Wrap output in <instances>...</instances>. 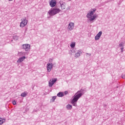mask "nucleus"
I'll list each match as a JSON object with an SVG mask.
<instances>
[{
    "mask_svg": "<svg viewBox=\"0 0 125 125\" xmlns=\"http://www.w3.org/2000/svg\"><path fill=\"white\" fill-rule=\"evenodd\" d=\"M81 96L82 93H80V91H78V92L76 93L75 96H74L73 99H72V102H71L73 106H77V104L75 103L77 102V101H78L79 99L80 98Z\"/></svg>",
    "mask_w": 125,
    "mask_h": 125,
    "instance_id": "obj_1",
    "label": "nucleus"
},
{
    "mask_svg": "<svg viewBox=\"0 0 125 125\" xmlns=\"http://www.w3.org/2000/svg\"><path fill=\"white\" fill-rule=\"evenodd\" d=\"M96 11V9H93V11H91L89 12V13H88L87 15V18H90V21H93L95 18L97 17L96 15H93V13H94Z\"/></svg>",
    "mask_w": 125,
    "mask_h": 125,
    "instance_id": "obj_2",
    "label": "nucleus"
},
{
    "mask_svg": "<svg viewBox=\"0 0 125 125\" xmlns=\"http://www.w3.org/2000/svg\"><path fill=\"white\" fill-rule=\"evenodd\" d=\"M59 12H60V10L59 9L53 8L49 11L48 13L50 16H52L55 15V14H57V13H59Z\"/></svg>",
    "mask_w": 125,
    "mask_h": 125,
    "instance_id": "obj_3",
    "label": "nucleus"
},
{
    "mask_svg": "<svg viewBox=\"0 0 125 125\" xmlns=\"http://www.w3.org/2000/svg\"><path fill=\"white\" fill-rule=\"evenodd\" d=\"M27 24H28V21L26 20V19L21 20V22L20 23V27L21 28H24Z\"/></svg>",
    "mask_w": 125,
    "mask_h": 125,
    "instance_id": "obj_4",
    "label": "nucleus"
},
{
    "mask_svg": "<svg viewBox=\"0 0 125 125\" xmlns=\"http://www.w3.org/2000/svg\"><path fill=\"white\" fill-rule=\"evenodd\" d=\"M75 26V23L74 22H70L68 24L67 29L69 30V31H72L74 29V27Z\"/></svg>",
    "mask_w": 125,
    "mask_h": 125,
    "instance_id": "obj_5",
    "label": "nucleus"
},
{
    "mask_svg": "<svg viewBox=\"0 0 125 125\" xmlns=\"http://www.w3.org/2000/svg\"><path fill=\"white\" fill-rule=\"evenodd\" d=\"M57 81V79H53L51 80H50L49 83H48V85L49 87H52L53 85V84L55 83Z\"/></svg>",
    "mask_w": 125,
    "mask_h": 125,
    "instance_id": "obj_6",
    "label": "nucleus"
},
{
    "mask_svg": "<svg viewBox=\"0 0 125 125\" xmlns=\"http://www.w3.org/2000/svg\"><path fill=\"white\" fill-rule=\"evenodd\" d=\"M52 69H53V64L50 63H47V71H48V72H50V71H51V70H52Z\"/></svg>",
    "mask_w": 125,
    "mask_h": 125,
    "instance_id": "obj_7",
    "label": "nucleus"
},
{
    "mask_svg": "<svg viewBox=\"0 0 125 125\" xmlns=\"http://www.w3.org/2000/svg\"><path fill=\"white\" fill-rule=\"evenodd\" d=\"M102 35V31H100L99 33L95 36V40L96 41H98L99 39H100V37H101V35Z\"/></svg>",
    "mask_w": 125,
    "mask_h": 125,
    "instance_id": "obj_8",
    "label": "nucleus"
},
{
    "mask_svg": "<svg viewBox=\"0 0 125 125\" xmlns=\"http://www.w3.org/2000/svg\"><path fill=\"white\" fill-rule=\"evenodd\" d=\"M61 7L62 9H65L66 8V3L60 1Z\"/></svg>",
    "mask_w": 125,
    "mask_h": 125,
    "instance_id": "obj_9",
    "label": "nucleus"
},
{
    "mask_svg": "<svg viewBox=\"0 0 125 125\" xmlns=\"http://www.w3.org/2000/svg\"><path fill=\"white\" fill-rule=\"evenodd\" d=\"M50 5L51 6V7H54V6L56 5V3L54 0H52L50 2Z\"/></svg>",
    "mask_w": 125,
    "mask_h": 125,
    "instance_id": "obj_10",
    "label": "nucleus"
},
{
    "mask_svg": "<svg viewBox=\"0 0 125 125\" xmlns=\"http://www.w3.org/2000/svg\"><path fill=\"white\" fill-rule=\"evenodd\" d=\"M25 58V57H22L19 58L18 61H17V62L18 63L22 62H23Z\"/></svg>",
    "mask_w": 125,
    "mask_h": 125,
    "instance_id": "obj_11",
    "label": "nucleus"
},
{
    "mask_svg": "<svg viewBox=\"0 0 125 125\" xmlns=\"http://www.w3.org/2000/svg\"><path fill=\"white\" fill-rule=\"evenodd\" d=\"M83 53V52L82 51V50H79L78 51V52L77 53H76V57L78 58L79 56H80V55L82 54V53Z\"/></svg>",
    "mask_w": 125,
    "mask_h": 125,
    "instance_id": "obj_12",
    "label": "nucleus"
},
{
    "mask_svg": "<svg viewBox=\"0 0 125 125\" xmlns=\"http://www.w3.org/2000/svg\"><path fill=\"white\" fill-rule=\"evenodd\" d=\"M58 97H62L64 96L63 93L62 92H59L58 93L57 95Z\"/></svg>",
    "mask_w": 125,
    "mask_h": 125,
    "instance_id": "obj_13",
    "label": "nucleus"
},
{
    "mask_svg": "<svg viewBox=\"0 0 125 125\" xmlns=\"http://www.w3.org/2000/svg\"><path fill=\"white\" fill-rule=\"evenodd\" d=\"M5 122V119L2 118H0V125H2Z\"/></svg>",
    "mask_w": 125,
    "mask_h": 125,
    "instance_id": "obj_14",
    "label": "nucleus"
},
{
    "mask_svg": "<svg viewBox=\"0 0 125 125\" xmlns=\"http://www.w3.org/2000/svg\"><path fill=\"white\" fill-rule=\"evenodd\" d=\"M28 95V93L27 92H24L21 94V97H25Z\"/></svg>",
    "mask_w": 125,
    "mask_h": 125,
    "instance_id": "obj_15",
    "label": "nucleus"
},
{
    "mask_svg": "<svg viewBox=\"0 0 125 125\" xmlns=\"http://www.w3.org/2000/svg\"><path fill=\"white\" fill-rule=\"evenodd\" d=\"M23 47H30L31 45L29 44H23Z\"/></svg>",
    "mask_w": 125,
    "mask_h": 125,
    "instance_id": "obj_16",
    "label": "nucleus"
},
{
    "mask_svg": "<svg viewBox=\"0 0 125 125\" xmlns=\"http://www.w3.org/2000/svg\"><path fill=\"white\" fill-rule=\"evenodd\" d=\"M72 107L71 105L68 104V105H66V108H67V109H72Z\"/></svg>",
    "mask_w": 125,
    "mask_h": 125,
    "instance_id": "obj_17",
    "label": "nucleus"
},
{
    "mask_svg": "<svg viewBox=\"0 0 125 125\" xmlns=\"http://www.w3.org/2000/svg\"><path fill=\"white\" fill-rule=\"evenodd\" d=\"M75 46H76V43H75V42H72V43L70 44L71 47H75Z\"/></svg>",
    "mask_w": 125,
    "mask_h": 125,
    "instance_id": "obj_18",
    "label": "nucleus"
},
{
    "mask_svg": "<svg viewBox=\"0 0 125 125\" xmlns=\"http://www.w3.org/2000/svg\"><path fill=\"white\" fill-rule=\"evenodd\" d=\"M55 99H56V96L53 97V98H52V101H53V102H54V101H55Z\"/></svg>",
    "mask_w": 125,
    "mask_h": 125,
    "instance_id": "obj_19",
    "label": "nucleus"
},
{
    "mask_svg": "<svg viewBox=\"0 0 125 125\" xmlns=\"http://www.w3.org/2000/svg\"><path fill=\"white\" fill-rule=\"evenodd\" d=\"M13 105H16V101H13Z\"/></svg>",
    "mask_w": 125,
    "mask_h": 125,
    "instance_id": "obj_20",
    "label": "nucleus"
},
{
    "mask_svg": "<svg viewBox=\"0 0 125 125\" xmlns=\"http://www.w3.org/2000/svg\"><path fill=\"white\" fill-rule=\"evenodd\" d=\"M122 78L125 79V76L123 75V76H122Z\"/></svg>",
    "mask_w": 125,
    "mask_h": 125,
    "instance_id": "obj_21",
    "label": "nucleus"
},
{
    "mask_svg": "<svg viewBox=\"0 0 125 125\" xmlns=\"http://www.w3.org/2000/svg\"><path fill=\"white\" fill-rule=\"evenodd\" d=\"M29 48H25V50H26V51H27V50L28 49H29Z\"/></svg>",
    "mask_w": 125,
    "mask_h": 125,
    "instance_id": "obj_22",
    "label": "nucleus"
},
{
    "mask_svg": "<svg viewBox=\"0 0 125 125\" xmlns=\"http://www.w3.org/2000/svg\"><path fill=\"white\" fill-rule=\"evenodd\" d=\"M67 94V91H65V94Z\"/></svg>",
    "mask_w": 125,
    "mask_h": 125,
    "instance_id": "obj_23",
    "label": "nucleus"
},
{
    "mask_svg": "<svg viewBox=\"0 0 125 125\" xmlns=\"http://www.w3.org/2000/svg\"><path fill=\"white\" fill-rule=\"evenodd\" d=\"M120 46H123V44H120Z\"/></svg>",
    "mask_w": 125,
    "mask_h": 125,
    "instance_id": "obj_24",
    "label": "nucleus"
},
{
    "mask_svg": "<svg viewBox=\"0 0 125 125\" xmlns=\"http://www.w3.org/2000/svg\"><path fill=\"white\" fill-rule=\"evenodd\" d=\"M123 49H124V48H121V50H122V51H123Z\"/></svg>",
    "mask_w": 125,
    "mask_h": 125,
    "instance_id": "obj_25",
    "label": "nucleus"
},
{
    "mask_svg": "<svg viewBox=\"0 0 125 125\" xmlns=\"http://www.w3.org/2000/svg\"><path fill=\"white\" fill-rule=\"evenodd\" d=\"M9 0V1H12V0Z\"/></svg>",
    "mask_w": 125,
    "mask_h": 125,
    "instance_id": "obj_26",
    "label": "nucleus"
}]
</instances>
